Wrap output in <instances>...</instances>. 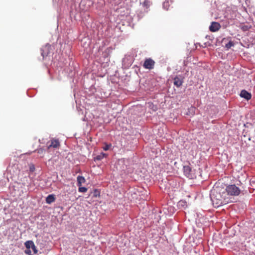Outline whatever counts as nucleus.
Masks as SVG:
<instances>
[{
  "mask_svg": "<svg viewBox=\"0 0 255 255\" xmlns=\"http://www.w3.org/2000/svg\"><path fill=\"white\" fill-rule=\"evenodd\" d=\"M78 186H81L82 184L85 182V179L84 177L78 176L77 178Z\"/></svg>",
  "mask_w": 255,
  "mask_h": 255,
  "instance_id": "nucleus-9",
  "label": "nucleus"
},
{
  "mask_svg": "<svg viewBox=\"0 0 255 255\" xmlns=\"http://www.w3.org/2000/svg\"><path fill=\"white\" fill-rule=\"evenodd\" d=\"M225 189L227 197L228 196H238L240 193V189L235 184L230 185Z\"/></svg>",
  "mask_w": 255,
  "mask_h": 255,
  "instance_id": "nucleus-2",
  "label": "nucleus"
},
{
  "mask_svg": "<svg viewBox=\"0 0 255 255\" xmlns=\"http://www.w3.org/2000/svg\"><path fill=\"white\" fill-rule=\"evenodd\" d=\"M184 174L189 178L193 179L195 177V173L193 170L189 166H185L183 168Z\"/></svg>",
  "mask_w": 255,
  "mask_h": 255,
  "instance_id": "nucleus-3",
  "label": "nucleus"
},
{
  "mask_svg": "<svg viewBox=\"0 0 255 255\" xmlns=\"http://www.w3.org/2000/svg\"><path fill=\"white\" fill-rule=\"evenodd\" d=\"M155 62L151 58L146 59L143 63V66L147 69H152L154 68Z\"/></svg>",
  "mask_w": 255,
  "mask_h": 255,
  "instance_id": "nucleus-4",
  "label": "nucleus"
},
{
  "mask_svg": "<svg viewBox=\"0 0 255 255\" xmlns=\"http://www.w3.org/2000/svg\"><path fill=\"white\" fill-rule=\"evenodd\" d=\"M60 146V142L58 139H52L50 142L47 143V148L50 149L58 148Z\"/></svg>",
  "mask_w": 255,
  "mask_h": 255,
  "instance_id": "nucleus-5",
  "label": "nucleus"
},
{
  "mask_svg": "<svg viewBox=\"0 0 255 255\" xmlns=\"http://www.w3.org/2000/svg\"><path fill=\"white\" fill-rule=\"evenodd\" d=\"M240 95L241 97L245 98L247 100H249L252 98L251 94L245 90H242Z\"/></svg>",
  "mask_w": 255,
  "mask_h": 255,
  "instance_id": "nucleus-7",
  "label": "nucleus"
},
{
  "mask_svg": "<svg viewBox=\"0 0 255 255\" xmlns=\"http://www.w3.org/2000/svg\"><path fill=\"white\" fill-rule=\"evenodd\" d=\"M234 45V43L233 42L230 41H229L228 43H227L225 45V47L227 49H229V48H230L231 47L233 46Z\"/></svg>",
  "mask_w": 255,
  "mask_h": 255,
  "instance_id": "nucleus-14",
  "label": "nucleus"
},
{
  "mask_svg": "<svg viewBox=\"0 0 255 255\" xmlns=\"http://www.w3.org/2000/svg\"><path fill=\"white\" fill-rule=\"evenodd\" d=\"M55 200V198L54 195H49L46 198V202L47 204H51L54 202Z\"/></svg>",
  "mask_w": 255,
  "mask_h": 255,
  "instance_id": "nucleus-8",
  "label": "nucleus"
},
{
  "mask_svg": "<svg viewBox=\"0 0 255 255\" xmlns=\"http://www.w3.org/2000/svg\"><path fill=\"white\" fill-rule=\"evenodd\" d=\"M93 196L94 197H98L100 196V192L98 189H95L92 192Z\"/></svg>",
  "mask_w": 255,
  "mask_h": 255,
  "instance_id": "nucleus-13",
  "label": "nucleus"
},
{
  "mask_svg": "<svg viewBox=\"0 0 255 255\" xmlns=\"http://www.w3.org/2000/svg\"><path fill=\"white\" fill-rule=\"evenodd\" d=\"M183 81L178 77H175L174 79V84L177 87H179L182 84Z\"/></svg>",
  "mask_w": 255,
  "mask_h": 255,
  "instance_id": "nucleus-10",
  "label": "nucleus"
},
{
  "mask_svg": "<svg viewBox=\"0 0 255 255\" xmlns=\"http://www.w3.org/2000/svg\"><path fill=\"white\" fill-rule=\"evenodd\" d=\"M35 169V167L34 166V165H32L30 167V170L31 171H33Z\"/></svg>",
  "mask_w": 255,
  "mask_h": 255,
  "instance_id": "nucleus-23",
  "label": "nucleus"
},
{
  "mask_svg": "<svg viewBox=\"0 0 255 255\" xmlns=\"http://www.w3.org/2000/svg\"><path fill=\"white\" fill-rule=\"evenodd\" d=\"M31 249L32 250H33V252L34 254H36L37 253V251L36 250V247H35L34 244H33V245L31 247Z\"/></svg>",
  "mask_w": 255,
  "mask_h": 255,
  "instance_id": "nucleus-19",
  "label": "nucleus"
},
{
  "mask_svg": "<svg viewBox=\"0 0 255 255\" xmlns=\"http://www.w3.org/2000/svg\"><path fill=\"white\" fill-rule=\"evenodd\" d=\"M110 146L108 144H106L104 147H103V149L104 150H108L109 148H110Z\"/></svg>",
  "mask_w": 255,
  "mask_h": 255,
  "instance_id": "nucleus-21",
  "label": "nucleus"
},
{
  "mask_svg": "<svg viewBox=\"0 0 255 255\" xmlns=\"http://www.w3.org/2000/svg\"><path fill=\"white\" fill-rule=\"evenodd\" d=\"M44 150L42 149H39L37 150V152L39 154H43L44 153Z\"/></svg>",
  "mask_w": 255,
  "mask_h": 255,
  "instance_id": "nucleus-22",
  "label": "nucleus"
},
{
  "mask_svg": "<svg viewBox=\"0 0 255 255\" xmlns=\"http://www.w3.org/2000/svg\"><path fill=\"white\" fill-rule=\"evenodd\" d=\"M150 4L151 2L149 0H144L142 3V6L146 9H148L150 6Z\"/></svg>",
  "mask_w": 255,
  "mask_h": 255,
  "instance_id": "nucleus-12",
  "label": "nucleus"
},
{
  "mask_svg": "<svg viewBox=\"0 0 255 255\" xmlns=\"http://www.w3.org/2000/svg\"><path fill=\"white\" fill-rule=\"evenodd\" d=\"M47 49V47H44V48H42V49H41V55L43 56V58H44L45 56H46L47 55V54H45V53H44V51L45 50H46Z\"/></svg>",
  "mask_w": 255,
  "mask_h": 255,
  "instance_id": "nucleus-18",
  "label": "nucleus"
},
{
  "mask_svg": "<svg viewBox=\"0 0 255 255\" xmlns=\"http://www.w3.org/2000/svg\"><path fill=\"white\" fill-rule=\"evenodd\" d=\"M221 28L220 23L217 22H212L210 26L209 29L212 32L218 31Z\"/></svg>",
  "mask_w": 255,
  "mask_h": 255,
  "instance_id": "nucleus-6",
  "label": "nucleus"
},
{
  "mask_svg": "<svg viewBox=\"0 0 255 255\" xmlns=\"http://www.w3.org/2000/svg\"><path fill=\"white\" fill-rule=\"evenodd\" d=\"M33 244H34V243L32 241H26L24 244L25 247L28 249L31 248V247L33 245Z\"/></svg>",
  "mask_w": 255,
  "mask_h": 255,
  "instance_id": "nucleus-11",
  "label": "nucleus"
},
{
  "mask_svg": "<svg viewBox=\"0 0 255 255\" xmlns=\"http://www.w3.org/2000/svg\"><path fill=\"white\" fill-rule=\"evenodd\" d=\"M250 185L253 187L252 188H250V189H253L254 190L255 188V180H252L250 181Z\"/></svg>",
  "mask_w": 255,
  "mask_h": 255,
  "instance_id": "nucleus-17",
  "label": "nucleus"
},
{
  "mask_svg": "<svg viewBox=\"0 0 255 255\" xmlns=\"http://www.w3.org/2000/svg\"><path fill=\"white\" fill-rule=\"evenodd\" d=\"M79 191L80 192H86L87 191V188L84 187L79 186Z\"/></svg>",
  "mask_w": 255,
  "mask_h": 255,
  "instance_id": "nucleus-15",
  "label": "nucleus"
},
{
  "mask_svg": "<svg viewBox=\"0 0 255 255\" xmlns=\"http://www.w3.org/2000/svg\"><path fill=\"white\" fill-rule=\"evenodd\" d=\"M179 203L180 204H181V205H182V204H183H183H185V202H183V201H180V202H179Z\"/></svg>",
  "mask_w": 255,
  "mask_h": 255,
  "instance_id": "nucleus-25",
  "label": "nucleus"
},
{
  "mask_svg": "<svg viewBox=\"0 0 255 255\" xmlns=\"http://www.w3.org/2000/svg\"><path fill=\"white\" fill-rule=\"evenodd\" d=\"M169 5L168 1H164L163 3V7L167 10L168 9Z\"/></svg>",
  "mask_w": 255,
  "mask_h": 255,
  "instance_id": "nucleus-16",
  "label": "nucleus"
},
{
  "mask_svg": "<svg viewBox=\"0 0 255 255\" xmlns=\"http://www.w3.org/2000/svg\"><path fill=\"white\" fill-rule=\"evenodd\" d=\"M210 198L213 205L215 208H218L229 202V197L224 187L214 186L211 191Z\"/></svg>",
  "mask_w": 255,
  "mask_h": 255,
  "instance_id": "nucleus-1",
  "label": "nucleus"
},
{
  "mask_svg": "<svg viewBox=\"0 0 255 255\" xmlns=\"http://www.w3.org/2000/svg\"><path fill=\"white\" fill-rule=\"evenodd\" d=\"M242 29L244 30V31H247L248 30H249V28L248 26H246V25H245V26H243L242 27Z\"/></svg>",
  "mask_w": 255,
  "mask_h": 255,
  "instance_id": "nucleus-20",
  "label": "nucleus"
},
{
  "mask_svg": "<svg viewBox=\"0 0 255 255\" xmlns=\"http://www.w3.org/2000/svg\"><path fill=\"white\" fill-rule=\"evenodd\" d=\"M102 158V156L101 155H98L96 157V159L97 160H101Z\"/></svg>",
  "mask_w": 255,
  "mask_h": 255,
  "instance_id": "nucleus-24",
  "label": "nucleus"
}]
</instances>
